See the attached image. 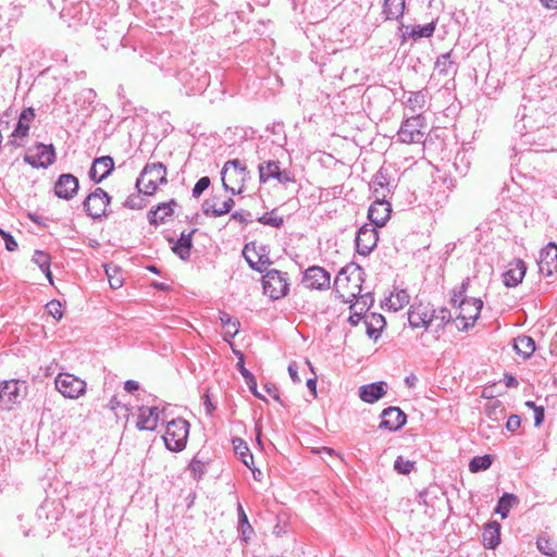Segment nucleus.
Here are the masks:
<instances>
[{"label":"nucleus","mask_w":557,"mask_h":557,"mask_svg":"<svg viewBox=\"0 0 557 557\" xmlns=\"http://www.w3.org/2000/svg\"><path fill=\"white\" fill-rule=\"evenodd\" d=\"M468 285L469 278L462 282L459 290L454 292L451 297V304L456 310V320L460 321V324H457V327L462 331H467L474 324L483 307V301L481 299L467 298L465 296Z\"/></svg>","instance_id":"nucleus-1"},{"label":"nucleus","mask_w":557,"mask_h":557,"mask_svg":"<svg viewBox=\"0 0 557 557\" xmlns=\"http://www.w3.org/2000/svg\"><path fill=\"white\" fill-rule=\"evenodd\" d=\"M363 270L359 265L351 263L343 268L335 278L336 287H341L344 285V283H352V286L349 290V296L360 297V300L357 301L360 302V305L357 307V311L361 313L363 310L369 309L373 302L371 293L361 295V283L363 282Z\"/></svg>","instance_id":"nucleus-2"},{"label":"nucleus","mask_w":557,"mask_h":557,"mask_svg":"<svg viewBox=\"0 0 557 557\" xmlns=\"http://www.w3.org/2000/svg\"><path fill=\"white\" fill-rule=\"evenodd\" d=\"M221 175L224 189L231 191L232 195H236L243 191L249 172L242 161L234 159L224 164Z\"/></svg>","instance_id":"nucleus-3"},{"label":"nucleus","mask_w":557,"mask_h":557,"mask_svg":"<svg viewBox=\"0 0 557 557\" xmlns=\"http://www.w3.org/2000/svg\"><path fill=\"white\" fill-rule=\"evenodd\" d=\"M166 183V168L161 162L148 163L137 178L136 186L139 193L153 195L160 184Z\"/></svg>","instance_id":"nucleus-4"},{"label":"nucleus","mask_w":557,"mask_h":557,"mask_svg":"<svg viewBox=\"0 0 557 557\" xmlns=\"http://www.w3.org/2000/svg\"><path fill=\"white\" fill-rule=\"evenodd\" d=\"M177 79L183 86L182 91L187 95L201 94L210 83V76L206 70L190 66L177 73Z\"/></svg>","instance_id":"nucleus-5"},{"label":"nucleus","mask_w":557,"mask_h":557,"mask_svg":"<svg viewBox=\"0 0 557 557\" xmlns=\"http://www.w3.org/2000/svg\"><path fill=\"white\" fill-rule=\"evenodd\" d=\"M189 434V423L182 418L170 421L162 438L171 451H182L186 447Z\"/></svg>","instance_id":"nucleus-6"},{"label":"nucleus","mask_w":557,"mask_h":557,"mask_svg":"<svg viewBox=\"0 0 557 557\" xmlns=\"http://www.w3.org/2000/svg\"><path fill=\"white\" fill-rule=\"evenodd\" d=\"M27 394V383L22 380H4L0 383V408L11 410Z\"/></svg>","instance_id":"nucleus-7"},{"label":"nucleus","mask_w":557,"mask_h":557,"mask_svg":"<svg viewBox=\"0 0 557 557\" xmlns=\"http://www.w3.org/2000/svg\"><path fill=\"white\" fill-rule=\"evenodd\" d=\"M264 294L271 299L284 298L289 292V278L286 272L269 270L262 277Z\"/></svg>","instance_id":"nucleus-8"},{"label":"nucleus","mask_w":557,"mask_h":557,"mask_svg":"<svg viewBox=\"0 0 557 557\" xmlns=\"http://www.w3.org/2000/svg\"><path fill=\"white\" fill-rule=\"evenodd\" d=\"M425 117L422 114H414L407 117L398 131V139L404 144H418L424 141Z\"/></svg>","instance_id":"nucleus-9"},{"label":"nucleus","mask_w":557,"mask_h":557,"mask_svg":"<svg viewBox=\"0 0 557 557\" xmlns=\"http://www.w3.org/2000/svg\"><path fill=\"white\" fill-rule=\"evenodd\" d=\"M55 388L66 398L75 399L86 392V382L70 373H60L54 380Z\"/></svg>","instance_id":"nucleus-10"},{"label":"nucleus","mask_w":557,"mask_h":557,"mask_svg":"<svg viewBox=\"0 0 557 557\" xmlns=\"http://www.w3.org/2000/svg\"><path fill=\"white\" fill-rule=\"evenodd\" d=\"M111 197L102 188L97 187L83 202L86 213L94 218H101L106 214Z\"/></svg>","instance_id":"nucleus-11"},{"label":"nucleus","mask_w":557,"mask_h":557,"mask_svg":"<svg viewBox=\"0 0 557 557\" xmlns=\"http://www.w3.org/2000/svg\"><path fill=\"white\" fill-rule=\"evenodd\" d=\"M258 171L260 183H267L270 178H274L281 184L295 182L292 173L287 170H281L280 162L275 160H269L260 163Z\"/></svg>","instance_id":"nucleus-12"},{"label":"nucleus","mask_w":557,"mask_h":557,"mask_svg":"<svg viewBox=\"0 0 557 557\" xmlns=\"http://www.w3.org/2000/svg\"><path fill=\"white\" fill-rule=\"evenodd\" d=\"M302 283L307 288L324 290L330 288L331 274L321 267H310L305 272Z\"/></svg>","instance_id":"nucleus-13"},{"label":"nucleus","mask_w":557,"mask_h":557,"mask_svg":"<svg viewBox=\"0 0 557 557\" xmlns=\"http://www.w3.org/2000/svg\"><path fill=\"white\" fill-rule=\"evenodd\" d=\"M379 236L374 226L364 224L356 236V248L358 253L368 256L376 246Z\"/></svg>","instance_id":"nucleus-14"},{"label":"nucleus","mask_w":557,"mask_h":557,"mask_svg":"<svg viewBox=\"0 0 557 557\" xmlns=\"http://www.w3.org/2000/svg\"><path fill=\"white\" fill-rule=\"evenodd\" d=\"M79 184L73 174H61L54 184V194L57 197L70 200L78 191Z\"/></svg>","instance_id":"nucleus-15"},{"label":"nucleus","mask_w":557,"mask_h":557,"mask_svg":"<svg viewBox=\"0 0 557 557\" xmlns=\"http://www.w3.org/2000/svg\"><path fill=\"white\" fill-rule=\"evenodd\" d=\"M36 154L24 157V161L34 168H48L55 160V151L52 145L39 144L36 147Z\"/></svg>","instance_id":"nucleus-16"},{"label":"nucleus","mask_w":557,"mask_h":557,"mask_svg":"<svg viewBox=\"0 0 557 557\" xmlns=\"http://www.w3.org/2000/svg\"><path fill=\"white\" fill-rule=\"evenodd\" d=\"M392 206L384 200L375 199L368 210V218L372 223V226H384L391 218Z\"/></svg>","instance_id":"nucleus-17"},{"label":"nucleus","mask_w":557,"mask_h":557,"mask_svg":"<svg viewBox=\"0 0 557 557\" xmlns=\"http://www.w3.org/2000/svg\"><path fill=\"white\" fill-rule=\"evenodd\" d=\"M35 119V111L33 108L24 109L18 117V121L11 134L10 144L12 146H20L18 139H23L28 135L30 123Z\"/></svg>","instance_id":"nucleus-18"},{"label":"nucleus","mask_w":557,"mask_h":557,"mask_svg":"<svg viewBox=\"0 0 557 557\" xmlns=\"http://www.w3.org/2000/svg\"><path fill=\"white\" fill-rule=\"evenodd\" d=\"M382 421L380 429H386L389 431L399 430L407 421V416L398 407H388L381 413Z\"/></svg>","instance_id":"nucleus-19"},{"label":"nucleus","mask_w":557,"mask_h":557,"mask_svg":"<svg viewBox=\"0 0 557 557\" xmlns=\"http://www.w3.org/2000/svg\"><path fill=\"white\" fill-rule=\"evenodd\" d=\"M114 169V161L110 156L96 158L89 170V177L95 183H100L107 178Z\"/></svg>","instance_id":"nucleus-20"},{"label":"nucleus","mask_w":557,"mask_h":557,"mask_svg":"<svg viewBox=\"0 0 557 557\" xmlns=\"http://www.w3.org/2000/svg\"><path fill=\"white\" fill-rule=\"evenodd\" d=\"M539 268L543 274L552 275L557 271V245L549 243L541 250Z\"/></svg>","instance_id":"nucleus-21"},{"label":"nucleus","mask_w":557,"mask_h":557,"mask_svg":"<svg viewBox=\"0 0 557 557\" xmlns=\"http://www.w3.org/2000/svg\"><path fill=\"white\" fill-rule=\"evenodd\" d=\"M243 255L249 267L258 272H264L265 267L271 264L270 258L265 253L256 250L255 243L246 244Z\"/></svg>","instance_id":"nucleus-22"},{"label":"nucleus","mask_w":557,"mask_h":557,"mask_svg":"<svg viewBox=\"0 0 557 557\" xmlns=\"http://www.w3.org/2000/svg\"><path fill=\"white\" fill-rule=\"evenodd\" d=\"M527 272V265L521 259H516L508 264L507 271L504 273V284L507 287H516L519 285Z\"/></svg>","instance_id":"nucleus-23"},{"label":"nucleus","mask_w":557,"mask_h":557,"mask_svg":"<svg viewBox=\"0 0 557 557\" xmlns=\"http://www.w3.org/2000/svg\"><path fill=\"white\" fill-rule=\"evenodd\" d=\"M387 393V384L383 381L366 384L359 387V397L362 401L373 404Z\"/></svg>","instance_id":"nucleus-24"},{"label":"nucleus","mask_w":557,"mask_h":557,"mask_svg":"<svg viewBox=\"0 0 557 557\" xmlns=\"http://www.w3.org/2000/svg\"><path fill=\"white\" fill-rule=\"evenodd\" d=\"M159 421V409L158 407L141 406L139 408L137 428L145 431L156 430Z\"/></svg>","instance_id":"nucleus-25"},{"label":"nucleus","mask_w":557,"mask_h":557,"mask_svg":"<svg viewBox=\"0 0 557 557\" xmlns=\"http://www.w3.org/2000/svg\"><path fill=\"white\" fill-rule=\"evenodd\" d=\"M371 188L374 195V198L377 200H384L392 193V186L387 173L380 169L374 175Z\"/></svg>","instance_id":"nucleus-26"},{"label":"nucleus","mask_w":557,"mask_h":557,"mask_svg":"<svg viewBox=\"0 0 557 557\" xmlns=\"http://www.w3.org/2000/svg\"><path fill=\"white\" fill-rule=\"evenodd\" d=\"M450 319L451 313L446 308H441L438 310L432 309L431 314L428 318L425 330L437 334L445 327Z\"/></svg>","instance_id":"nucleus-27"},{"label":"nucleus","mask_w":557,"mask_h":557,"mask_svg":"<svg viewBox=\"0 0 557 557\" xmlns=\"http://www.w3.org/2000/svg\"><path fill=\"white\" fill-rule=\"evenodd\" d=\"M432 309L422 304L418 306H411L408 311V321L411 327H426L428 318L431 314Z\"/></svg>","instance_id":"nucleus-28"},{"label":"nucleus","mask_w":557,"mask_h":557,"mask_svg":"<svg viewBox=\"0 0 557 557\" xmlns=\"http://www.w3.org/2000/svg\"><path fill=\"white\" fill-rule=\"evenodd\" d=\"M177 206L175 200H170L169 202L160 203L156 207V209H151L148 214L150 224H159L164 223L168 216H171L174 212V208Z\"/></svg>","instance_id":"nucleus-29"},{"label":"nucleus","mask_w":557,"mask_h":557,"mask_svg":"<svg viewBox=\"0 0 557 557\" xmlns=\"http://www.w3.org/2000/svg\"><path fill=\"white\" fill-rule=\"evenodd\" d=\"M405 32L403 36L405 38H411L413 40H418L421 38H430L433 36L436 27V22L433 21L425 25H417V26H404Z\"/></svg>","instance_id":"nucleus-30"},{"label":"nucleus","mask_w":557,"mask_h":557,"mask_svg":"<svg viewBox=\"0 0 557 557\" xmlns=\"http://www.w3.org/2000/svg\"><path fill=\"white\" fill-rule=\"evenodd\" d=\"M196 230H193L189 233L183 232L178 238V240L172 247V250L175 255H177L182 260H187L190 256V250L193 247V234Z\"/></svg>","instance_id":"nucleus-31"},{"label":"nucleus","mask_w":557,"mask_h":557,"mask_svg":"<svg viewBox=\"0 0 557 557\" xmlns=\"http://www.w3.org/2000/svg\"><path fill=\"white\" fill-rule=\"evenodd\" d=\"M500 542V524L497 521L487 523L483 532L484 546L494 549Z\"/></svg>","instance_id":"nucleus-32"},{"label":"nucleus","mask_w":557,"mask_h":557,"mask_svg":"<svg viewBox=\"0 0 557 557\" xmlns=\"http://www.w3.org/2000/svg\"><path fill=\"white\" fill-rule=\"evenodd\" d=\"M435 70L440 75L450 76L457 72V65L450 60V52L441 54L435 62Z\"/></svg>","instance_id":"nucleus-33"},{"label":"nucleus","mask_w":557,"mask_h":557,"mask_svg":"<svg viewBox=\"0 0 557 557\" xmlns=\"http://www.w3.org/2000/svg\"><path fill=\"white\" fill-rule=\"evenodd\" d=\"M428 90L422 89L419 91H411L407 99V107L411 111V113L418 114L419 110H422L426 103Z\"/></svg>","instance_id":"nucleus-34"},{"label":"nucleus","mask_w":557,"mask_h":557,"mask_svg":"<svg viewBox=\"0 0 557 557\" xmlns=\"http://www.w3.org/2000/svg\"><path fill=\"white\" fill-rule=\"evenodd\" d=\"M515 349L518 355L522 356L524 359H528L535 351V343L530 336H519L515 341Z\"/></svg>","instance_id":"nucleus-35"},{"label":"nucleus","mask_w":557,"mask_h":557,"mask_svg":"<svg viewBox=\"0 0 557 557\" xmlns=\"http://www.w3.org/2000/svg\"><path fill=\"white\" fill-rule=\"evenodd\" d=\"M219 319L224 327V338L226 341L234 338L238 333V320L233 319L228 313L222 311L219 313Z\"/></svg>","instance_id":"nucleus-36"},{"label":"nucleus","mask_w":557,"mask_h":557,"mask_svg":"<svg viewBox=\"0 0 557 557\" xmlns=\"http://www.w3.org/2000/svg\"><path fill=\"white\" fill-rule=\"evenodd\" d=\"M405 0H385L384 13L388 20H398L404 14Z\"/></svg>","instance_id":"nucleus-37"},{"label":"nucleus","mask_w":557,"mask_h":557,"mask_svg":"<svg viewBox=\"0 0 557 557\" xmlns=\"http://www.w3.org/2000/svg\"><path fill=\"white\" fill-rule=\"evenodd\" d=\"M410 296L405 289L396 290L387 299V306L393 311H398L409 304Z\"/></svg>","instance_id":"nucleus-38"},{"label":"nucleus","mask_w":557,"mask_h":557,"mask_svg":"<svg viewBox=\"0 0 557 557\" xmlns=\"http://www.w3.org/2000/svg\"><path fill=\"white\" fill-rule=\"evenodd\" d=\"M518 503V498L513 494L505 493L498 500L495 512L499 513L503 519L508 517L510 508Z\"/></svg>","instance_id":"nucleus-39"},{"label":"nucleus","mask_w":557,"mask_h":557,"mask_svg":"<svg viewBox=\"0 0 557 557\" xmlns=\"http://www.w3.org/2000/svg\"><path fill=\"white\" fill-rule=\"evenodd\" d=\"M536 547L543 555H546L549 557L557 556V544L545 535H540L537 537Z\"/></svg>","instance_id":"nucleus-40"},{"label":"nucleus","mask_w":557,"mask_h":557,"mask_svg":"<svg viewBox=\"0 0 557 557\" xmlns=\"http://www.w3.org/2000/svg\"><path fill=\"white\" fill-rule=\"evenodd\" d=\"M237 512H238L239 530L242 532L243 539L245 541H247L248 539H250L251 534L253 533V529L250 525V523L248 521V517H247L240 503L237 504Z\"/></svg>","instance_id":"nucleus-41"},{"label":"nucleus","mask_w":557,"mask_h":557,"mask_svg":"<svg viewBox=\"0 0 557 557\" xmlns=\"http://www.w3.org/2000/svg\"><path fill=\"white\" fill-rule=\"evenodd\" d=\"M233 443L235 453L239 455L244 465L250 468L253 460L247 444L240 438L235 440Z\"/></svg>","instance_id":"nucleus-42"},{"label":"nucleus","mask_w":557,"mask_h":557,"mask_svg":"<svg viewBox=\"0 0 557 557\" xmlns=\"http://www.w3.org/2000/svg\"><path fill=\"white\" fill-rule=\"evenodd\" d=\"M492 465V457L490 455L476 456L469 462V470L472 473L487 470Z\"/></svg>","instance_id":"nucleus-43"},{"label":"nucleus","mask_w":557,"mask_h":557,"mask_svg":"<svg viewBox=\"0 0 557 557\" xmlns=\"http://www.w3.org/2000/svg\"><path fill=\"white\" fill-rule=\"evenodd\" d=\"M414 467V462L398 456L394 462V469L400 474H409Z\"/></svg>","instance_id":"nucleus-44"},{"label":"nucleus","mask_w":557,"mask_h":557,"mask_svg":"<svg viewBox=\"0 0 557 557\" xmlns=\"http://www.w3.org/2000/svg\"><path fill=\"white\" fill-rule=\"evenodd\" d=\"M33 261L41 269V271H48V268L50 267L49 255L41 250H36L34 252Z\"/></svg>","instance_id":"nucleus-45"},{"label":"nucleus","mask_w":557,"mask_h":557,"mask_svg":"<svg viewBox=\"0 0 557 557\" xmlns=\"http://www.w3.org/2000/svg\"><path fill=\"white\" fill-rule=\"evenodd\" d=\"M47 312L55 320H61L63 317L62 305L59 300H51L46 305Z\"/></svg>","instance_id":"nucleus-46"},{"label":"nucleus","mask_w":557,"mask_h":557,"mask_svg":"<svg viewBox=\"0 0 557 557\" xmlns=\"http://www.w3.org/2000/svg\"><path fill=\"white\" fill-rule=\"evenodd\" d=\"M503 413V408L498 400H495L485 407V414L494 421H498V416Z\"/></svg>","instance_id":"nucleus-47"},{"label":"nucleus","mask_w":557,"mask_h":557,"mask_svg":"<svg viewBox=\"0 0 557 557\" xmlns=\"http://www.w3.org/2000/svg\"><path fill=\"white\" fill-rule=\"evenodd\" d=\"M213 208L219 210L221 208V203H219V197L213 196L203 201L202 203V212L207 216H213Z\"/></svg>","instance_id":"nucleus-48"},{"label":"nucleus","mask_w":557,"mask_h":557,"mask_svg":"<svg viewBox=\"0 0 557 557\" xmlns=\"http://www.w3.org/2000/svg\"><path fill=\"white\" fill-rule=\"evenodd\" d=\"M210 186V178L208 176H202L197 181L193 188V196L195 198L200 197V195Z\"/></svg>","instance_id":"nucleus-49"},{"label":"nucleus","mask_w":557,"mask_h":557,"mask_svg":"<svg viewBox=\"0 0 557 557\" xmlns=\"http://www.w3.org/2000/svg\"><path fill=\"white\" fill-rule=\"evenodd\" d=\"M0 236L5 243V248L9 251H14L17 248V243L14 237L7 231L0 227Z\"/></svg>","instance_id":"nucleus-50"},{"label":"nucleus","mask_w":557,"mask_h":557,"mask_svg":"<svg viewBox=\"0 0 557 557\" xmlns=\"http://www.w3.org/2000/svg\"><path fill=\"white\" fill-rule=\"evenodd\" d=\"M234 203L235 202H234L233 198H231V197L226 200H223L221 202V208L219 210L213 208V216L218 218V216H222V215L228 213L232 210Z\"/></svg>","instance_id":"nucleus-51"},{"label":"nucleus","mask_w":557,"mask_h":557,"mask_svg":"<svg viewBox=\"0 0 557 557\" xmlns=\"http://www.w3.org/2000/svg\"><path fill=\"white\" fill-rule=\"evenodd\" d=\"M205 468H206L205 462L199 460L197 457H194L189 465V469L193 472L195 478H201V475L205 472Z\"/></svg>","instance_id":"nucleus-52"},{"label":"nucleus","mask_w":557,"mask_h":557,"mask_svg":"<svg viewBox=\"0 0 557 557\" xmlns=\"http://www.w3.org/2000/svg\"><path fill=\"white\" fill-rule=\"evenodd\" d=\"M258 222L264 225H271L274 227H278L283 224V219L281 216H272L269 214H264L258 218Z\"/></svg>","instance_id":"nucleus-53"},{"label":"nucleus","mask_w":557,"mask_h":557,"mask_svg":"<svg viewBox=\"0 0 557 557\" xmlns=\"http://www.w3.org/2000/svg\"><path fill=\"white\" fill-rule=\"evenodd\" d=\"M360 305V302H355L350 306V311H351V314L349 315L348 318V322L352 325V326H356L358 325V323L361 321L362 319V314L361 312H358L357 311V307Z\"/></svg>","instance_id":"nucleus-54"},{"label":"nucleus","mask_w":557,"mask_h":557,"mask_svg":"<svg viewBox=\"0 0 557 557\" xmlns=\"http://www.w3.org/2000/svg\"><path fill=\"white\" fill-rule=\"evenodd\" d=\"M110 270L111 268H106L109 284L112 288L117 289L123 285V278L121 276L111 274Z\"/></svg>","instance_id":"nucleus-55"},{"label":"nucleus","mask_w":557,"mask_h":557,"mask_svg":"<svg viewBox=\"0 0 557 557\" xmlns=\"http://www.w3.org/2000/svg\"><path fill=\"white\" fill-rule=\"evenodd\" d=\"M520 424H521V419L519 416L517 414H511L508 420H507V423H506V429L509 431V432H515L517 431L519 428H520Z\"/></svg>","instance_id":"nucleus-56"},{"label":"nucleus","mask_w":557,"mask_h":557,"mask_svg":"<svg viewBox=\"0 0 557 557\" xmlns=\"http://www.w3.org/2000/svg\"><path fill=\"white\" fill-rule=\"evenodd\" d=\"M288 373L294 383H300L301 379L298 374V367L296 362H292L288 366Z\"/></svg>","instance_id":"nucleus-57"},{"label":"nucleus","mask_w":557,"mask_h":557,"mask_svg":"<svg viewBox=\"0 0 557 557\" xmlns=\"http://www.w3.org/2000/svg\"><path fill=\"white\" fill-rule=\"evenodd\" d=\"M251 214L249 212H246V211H236L232 214V219L233 220H236L240 223H247L249 221V216Z\"/></svg>","instance_id":"nucleus-58"},{"label":"nucleus","mask_w":557,"mask_h":557,"mask_svg":"<svg viewBox=\"0 0 557 557\" xmlns=\"http://www.w3.org/2000/svg\"><path fill=\"white\" fill-rule=\"evenodd\" d=\"M237 368H238L240 374L243 375V377L245 379V382L248 380L252 381L253 374L245 368L242 358H240L239 362L237 363Z\"/></svg>","instance_id":"nucleus-59"},{"label":"nucleus","mask_w":557,"mask_h":557,"mask_svg":"<svg viewBox=\"0 0 557 557\" xmlns=\"http://www.w3.org/2000/svg\"><path fill=\"white\" fill-rule=\"evenodd\" d=\"M543 421H544V408L537 407L534 409V423L536 426H539L540 424H542Z\"/></svg>","instance_id":"nucleus-60"},{"label":"nucleus","mask_w":557,"mask_h":557,"mask_svg":"<svg viewBox=\"0 0 557 557\" xmlns=\"http://www.w3.org/2000/svg\"><path fill=\"white\" fill-rule=\"evenodd\" d=\"M246 384L248 385L250 392L258 398L263 399V396L257 391V381L255 376L252 377V381L248 380L246 381Z\"/></svg>","instance_id":"nucleus-61"},{"label":"nucleus","mask_w":557,"mask_h":557,"mask_svg":"<svg viewBox=\"0 0 557 557\" xmlns=\"http://www.w3.org/2000/svg\"><path fill=\"white\" fill-rule=\"evenodd\" d=\"M203 406L208 414H211L215 409L208 394H205L203 396Z\"/></svg>","instance_id":"nucleus-62"},{"label":"nucleus","mask_w":557,"mask_h":557,"mask_svg":"<svg viewBox=\"0 0 557 557\" xmlns=\"http://www.w3.org/2000/svg\"><path fill=\"white\" fill-rule=\"evenodd\" d=\"M139 388L138 382L134 380H128L124 383V389L128 393H133Z\"/></svg>","instance_id":"nucleus-63"},{"label":"nucleus","mask_w":557,"mask_h":557,"mask_svg":"<svg viewBox=\"0 0 557 557\" xmlns=\"http://www.w3.org/2000/svg\"><path fill=\"white\" fill-rule=\"evenodd\" d=\"M367 325V334L370 338H377L380 335V330L373 327L371 324H369L367 321L364 322Z\"/></svg>","instance_id":"nucleus-64"}]
</instances>
